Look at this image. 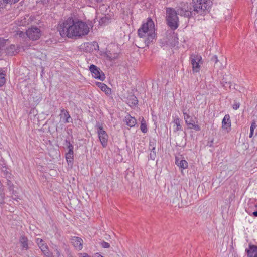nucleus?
I'll list each match as a JSON object with an SVG mask.
<instances>
[{
  "label": "nucleus",
  "instance_id": "obj_1",
  "mask_svg": "<svg viewBox=\"0 0 257 257\" xmlns=\"http://www.w3.org/2000/svg\"><path fill=\"white\" fill-rule=\"evenodd\" d=\"M59 31L63 37H81L89 33L90 28L85 22L69 18L60 25Z\"/></svg>",
  "mask_w": 257,
  "mask_h": 257
},
{
  "label": "nucleus",
  "instance_id": "obj_2",
  "mask_svg": "<svg viewBox=\"0 0 257 257\" xmlns=\"http://www.w3.org/2000/svg\"><path fill=\"white\" fill-rule=\"evenodd\" d=\"M210 3V0H192V9L188 7V3H182L181 7L178 9V12L180 16L187 18L196 14L204 15L209 8Z\"/></svg>",
  "mask_w": 257,
  "mask_h": 257
},
{
  "label": "nucleus",
  "instance_id": "obj_3",
  "mask_svg": "<svg viewBox=\"0 0 257 257\" xmlns=\"http://www.w3.org/2000/svg\"><path fill=\"white\" fill-rule=\"evenodd\" d=\"M155 29L154 22L148 18L146 23H143L138 30V35L143 38L146 46H149L155 37Z\"/></svg>",
  "mask_w": 257,
  "mask_h": 257
},
{
  "label": "nucleus",
  "instance_id": "obj_4",
  "mask_svg": "<svg viewBox=\"0 0 257 257\" xmlns=\"http://www.w3.org/2000/svg\"><path fill=\"white\" fill-rule=\"evenodd\" d=\"M181 7V4L177 9ZM166 21L168 26L173 30L176 29L179 26V18L177 15H179L178 10L176 11L172 8H166Z\"/></svg>",
  "mask_w": 257,
  "mask_h": 257
},
{
  "label": "nucleus",
  "instance_id": "obj_5",
  "mask_svg": "<svg viewBox=\"0 0 257 257\" xmlns=\"http://www.w3.org/2000/svg\"><path fill=\"white\" fill-rule=\"evenodd\" d=\"M190 60L192 66L193 72H198L200 69V63H202V57L199 54H191L190 56Z\"/></svg>",
  "mask_w": 257,
  "mask_h": 257
},
{
  "label": "nucleus",
  "instance_id": "obj_6",
  "mask_svg": "<svg viewBox=\"0 0 257 257\" xmlns=\"http://www.w3.org/2000/svg\"><path fill=\"white\" fill-rule=\"evenodd\" d=\"M96 127H97V133L100 141L103 147H105L107 145L108 136L106 132L104 130L102 125L98 123Z\"/></svg>",
  "mask_w": 257,
  "mask_h": 257
},
{
  "label": "nucleus",
  "instance_id": "obj_7",
  "mask_svg": "<svg viewBox=\"0 0 257 257\" xmlns=\"http://www.w3.org/2000/svg\"><path fill=\"white\" fill-rule=\"evenodd\" d=\"M40 30L38 28L31 27L26 31V34L29 39L32 40H36L40 37Z\"/></svg>",
  "mask_w": 257,
  "mask_h": 257
},
{
  "label": "nucleus",
  "instance_id": "obj_8",
  "mask_svg": "<svg viewBox=\"0 0 257 257\" xmlns=\"http://www.w3.org/2000/svg\"><path fill=\"white\" fill-rule=\"evenodd\" d=\"M89 70L95 78L99 79L101 81H103L105 79V74L96 66L93 64L91 65Z\"/></svg>",
  "mask_w": 257,
  "mask_h": 257
},
{
  "label": "nucleus",
  "instance_id": "obj_9",
  "mask_svg": "<svg viewBox=\"0 0 257 257\" xmlns=\"http://www.w3.org/2000/svg\"><path fill=\"white\" fill-rule=\"evenodd\" d=\"M60 111L61 113L60 114V116L64 123H67L72 122L73 119L70 115L68 110H66L64 108H62Z\"/></svg>",
  "mask_w": 257,
  "mask_h": 257
},
{
  "label": "nucleus",
  "instance_id": "obj_10",
  "mask_svg": "<svg viewBox=\"0 0 257 257\" xmlns=\"http://www.w3.org/2000/svg\"><path fill=\"white\" fill-rule=\"evenodd\" d=\"M71 240V243L77 250H81L82 249L83 241L82 238L74 236L72 237Z\"/></svg>",
  "mask_w": 257,
  "mask_h": 257
},
{
  "label": "nucleus",
  "instance_id": "obj_11",
  "mask_svg": "<svg viewBox=\"0 0 257 257\" xmlns=\"http://www.w3.org/2000/svg\"><path fill=\"white\" fill-rule=\"evenodd\" d=\"M197 120L196 117L193 118L191 117L189 119V120L187 122H186V124L187 125L188 127L190 129H194L195 131H200L201 128L200 126H199L197 124Z\"/></svg>",
  "mask_w": 257,
  "mask_h": 257
},
{
  "label": "nucleus",
  "instance_id": "obj_12",
  "mask_svg": "<svg viewBox=\"0 0 257 257\" xmlns=\"http://www.w3.org/2000/svg\"><path fill=\"white\" fill-rule=\"evenodd\" d=\"M222 127L225 129L227 132H229L231 130V121L229 114L224 116L222 121Z\"/></svg>",
  "mask_w": 257,
  "mask_h": 257
},
{
  "label": "nucleus",
  "instance_id": "obj_13",
  "mask_svg": "<svg viewBox=\"0 0 257 257\" xmlns=\"http://www.w3.org/2000/svg\"><path fill=\"white\" fill-rule=\"evenodd\" d=\"M37 243L43 253H45V252L48 253V247L42 239L38 238L37 239Z\"/></svg>",
  "mask_w": 257,
  "mask_h": 257
},
{
  "label": "nucleus",
  "instance_id": "obj_14",
  "mask_svg": "<svg viewBox=\"0 0 257 257\" xmlns=\"http://www.w3.org/2000/svg\"><path fill=\"white\" fill-rule=\"evenodd\" d=\"M247 255L249 257H257V246H249L248 249H246Z\"/></svg>",
  "mask_w": 257,
  "mask_h": 257
},
{
  "label": "nucleus",
  "instance_id": "obj_15",
  "mask_svg": "<svg viewBox=\"0 0 257 257\" xmlns=\"http://www.w3.org/2000/svg\"><path fill=\"white\" fill-rule=\"evenodd\" d=\"M1 171L3 175L6 178V179H11L12 175L10 173V170L7 168L5 166H2L1 167Z\"/></svg>",
  "mask_w": 257,
  "mask_h": 257
},
{
  "label": "nucleus",
  "instance_id": "obj_16",
  "mask_svg": "<svg viewBox=\"0 0 257 257\" xmlns=\"http://www.w3.org/2000/svg\"><path fill=\"white\" fill-rule=\"evenodd\" d=\"M125 120L126 125L131 127L134 126L136 124V119L134 117L131 116L130 115H127L126 116Z\"/></svg>",
  "mask_w": 257,
  "mask_h": 257
},
{
  "label": "nucleus",
  "instance_id": "obj_17",
  "mask_svg": "<svg viewBox=\"0 0 257 257\" xmlns=\"http://www.w3.org/2000/svg\"><path fill=\"white\" fill-rule=\"evenodd\" d=\"M19 52L18 48L15 45H11L7 48V53L10 55H14Z\"/></svg>",
  "mask_w": 257,
  "mask_h": 257
},
{
  "label": "nucleus",
  "instance_id": "obj_18",
  "mask_svg": "<svg viewBox=\"0 0 257 257\" xmlns=\"http://www.w3.org/2000/svg\"><path fill=\"white\" fill-rule=\"evenodd\" d=\"M106 56L108 60H113L118 57L119 53L108 51L106 52Z\"/></svg>",
  "mask_w": 257,
  "mask_h": 257
},
{
  "label": "nucleus",
  "instance_id": "obj_19",
  "mask_svg": "<svg viewBox=\"0 0 257 257\" xmlns=\"http://www.w3.org/2000/svg\"><path fill=\"white\" fill-rule=\"evenodd\" d=\"M98 86L101 89V90L104 92L106 94H110L111 93V90L110 88L107 87V86L103 83L98 82L97 83Z\"/></svg>",
  "mask_w": 257,
  "mask_h": 257
},
{
  "label": "nucleus",
  "instance_id": "obj_20",
  "mask_svg": "<svg viewBox=\"0 0 257 257\" xmlns=\"http://www.w3.org/2000/svg\"><path fill=\"white\" fill-rule=\"evenodd\" d=\"M111 19V18L109 16L105 15L100 19L99 21V25L101 26L108 25L110 22Z\"/></svg>",
  "mask_w": 257,
  "mask_h": 257
},
{
  "label": "nucleus",
  "instance_id": "obj_21",
  "mask_svg": "<svg viewBox=\"0 0 257 257\" xmlns=\"http://www.w3.org/2000/svg\"><path fill=\"white\" fill-rule=\"evenodd\" d=\"M175 163L180 168L183 169L187 168L188 167V163L185 160H181L180 161L179 159L176 158Z\"/></svg>",
  "mask_w": 257,
  "mask_h": 257
},
{
  "label": "nucleus",
  "instance_id": "obj_22",
  "mask_svg": "<svg viewBox=\"0 0 257 257\" xmlns=\"http://www.w3.org/2000/svg\"><path fill=\"white\" fill-rule=\"evenodd\" d=\"M138 101L137 98L134 95H131L127 99V103L131 106H136L138 104Z\"/></svg>",
  "mask_w": 257,
  "mask_h": 257
},
{
  "label": "nucleus",
  "instance_id": "obj_23",
  "mask_svg": "<svg viewBox=\"0 0 257 257\" xmlns=\"http://www.w3.org/2000/svg\"><path fill=\"white\" fill-rule=\"evenodd\" d=\"M20 242L23 249L27 250L28 248V239L25 236H22L20 237Z\"/></svg>",
  "mask_w": 257,
  "mask_h": 257
},
{
  "label": "nucleus",
  "instance_id": "obj_24",
  "mask_svg": "<svg viewBox=\"0 0 257 257\" xmlns=\"http://www.w3.org/2000/svg\"><path fill=\"white\" fill-rule=\"evenodd\" d=\"M74 152H68L65 154V158L68 162L69 164H72L73 161Z\"/></svg>",
  "mask_w": 257,
  "mask_h": 257
},
{
  "label": "nucleus",
  "instance_id": "obj_25",
  "mask_svg": "<svg viewBox=\"0 0 257 257\" xmlns=\"http://www.w3.org/2000/svg\"><path fill=\"white\" fill-rule=\"evenodd\" d=\"M173 123L176 125V127L174 128V132H176L178 131L182 130V126L180 125V119L178 117H177L174 119V120L173 121Z\"/></svg>",
  "mask_w": 257,
  "mask_h": 257
},
{
  "label": "nucleus",
  "instance_id": "obj_26",
  "mask_svg": "<svg viewBox=\"0 0 257 257\" xmlns=\"http://www.w3.org/2000/svg\"><path fill=\"white\" fill-rule=\"evenodd\" d=\"M5 193L3 192V185L0 181V204L4 203Z\"/></svg>",
  "mask_w": 257,
  "mask_h": 257
},
{
  "label": "nucleus",
  "instance_id": "obj_27",
  "mask_svg": "<svg viewBox=\"0 0 257 257\" xmlns=\"http://www.w3.org/2000/svg\"><path fill=\"white\" fill-rule=\"evenodd\" d=\"M65 142L66 143V145H67V148L68 149V152H73V146L72 144L70 142V141L67 139L65 140Z\"/></svg>",
  "mask_w": 257,
  "mask_h": 257
},
{
  "label": "nucleus",
  "instance_id": "obj_28",
  "mask_svg": "<svg viewBox=\"0 0 257 257\" xmlns=\"http://www.w3.org/2000/svg\"><path fill=\"white\" fill-rule=\"evenodd\" d=\"M183 114L185 123L187 122L189 120V119L191 117V116L189 115V113H188L187 111L185 109L183 110Z\"/></svg>",
  "mask_w": 257,
  "mask_h": 257
},
{
  "label": "nucleus",
  "instance_id": "obj_29",
  "mask_svg": "<svg viewBox=\"0 0 257 257\" xmlns=\"http://www.w3.org/2000/svg\"><path fill=\"white\" fill-rule=\"evenodd\" d=\"M5 76V74H4L3 72H0V87L4 85L6 82Z\"/></svg>",
  "mask_w": 257,
  "mask_h": 257
},
{
  "label": "nucleus",
  "instance_id": "obj_30",
  "mask_svg": "<svg viewBox=\"0 0 257 257\" xmlns=\"http://www.w3.org/2000/svg\"><path fill=\"white\" fill-rule=\"evenodd\" d=\"M156 149V141L154 140H150L149 142V150H155Z\"/></svg>",
  "mask_w": 257,
  "mask_h": 257
},
{
  "label": "nucleus",
  "instance_id": "obj_31",
  "mask_svg": "<svg viewBox=\"0 0 257 257\" xmlns=\"http://www.w3.org/2000/svg\"><path fill=\"white\" fill-rule=\"evenodd\" d=\"M151 152L149 154V159L154 160L156 157V153L155 150H150Z\"/></svg>",
  "mask_w": 257,
  "mask_h": 257
},
{
  "label": "nucleus",
  "instance_id": "obj_32",
  "mask_svg": "<svg viewBox=\"0 0 257 257\" xmlns=\"http://www.w3.org/2000/svg\"><path fill=\"white\" fill-rule=\"evenodd\" d=\"M10 179H7V184L8 186L9 190L10 191H13L14 185H13V183L11 181V180Z\"/></svg>",
  "mask_w": 257,
  "mask_h": 257
},
{
  "label": "nucleus",
  "instance_id": "obj_33",
  "mask_svg": "<svg viewBox=\"0 0 257 257\" xmlns=\"http://www.w3.org/2000/svg\"><path fill=\"white\" fill-rule=\"evenodd\" d=\"M100 244L101 246L104 248H108L110 247V244L104 241H101Z\"/></svg>",
  "mask_w": 257,
  "mask_h": 257
},
{
  "label": "nucleus",
  "instance_id": "obj_34",
  "mask_svg": "<svg viewBox=\"0 0 257 257\" xmlns=\"http://www.w3.org/2000/svg\"><path fill=\"white\" fill-rule=\"evenodd\" d=\"M140 129L143 133H146L147 131V128L146 124L144 123H141Z\"/></svg>",
  "mask_w": 257,
  "mask_h": 257
},
{
  "label": "nucleus",
  "instance_id": "obj_35",
  "mask_svg": "<svg viewBox=\"0 0 257 257\" xmlns=\"http://www.w3.org/2000/svg\"><path fill=\"white\" fill-rule=\"evenodd\" d=\"M211 61L212 62H214L215 64H217V63L218 61V58L216 55H214L212 56V57L211 59Z\"/></svg>",
  "mask_w": 257,
  "mask_h": 257
},
{
  "label": "nucleus",
  "instance_id": "obj_36",
  "mask_svg": "<svg viewBox=\"0 0 257 257\" xmlns=\"http://www.w3.org/2000/svg\"><path fill=\"white\" fill-rule=\"evenodd\" d=\"M17 35H19L20 37H23L25 35V33L22 31L18 30L16 33Z\"/></svg>",
  "mask_w": 257,
  "mask_h": 257
},
{
  "label": "nucleus",
  "instance_id": "obj_37",
  "mask_svg": "<svg viewBox=\"0 0 257 257\" xmlns=\"http://www.w3.org/2000/svg\"><path fill=\"white\" fill-rule=\"evenodd\" d=\"M257 126V125L256 124V123L255 122L254 120H253L251 122V126H250V130H254V129L256 128V127Z\"/></svg>",
  "mask_w": 257,
  "mask_h": 257
},
{
  "label": "nucleus",
  "instance_id": "obj_38",
  "mask_svg": "<svg viewBox=\"0 0 257 257\" xmlns=\"http://www.w3.org/2000/svg\"><path fill=\"white\" fill-rule=\"evenodd\" d=\"M239 106H240V104L239 103L235 102L233 105V108L234 110H237V109L239 108Z\"/></svg>",
  "mask_w": 257,
  "mask_h": 257
},
{
  "label": "nucleus",
  "instance_id": "obj_39",
  "mask_svg": "<svg viewBox=\"0 0 257 257\" xmlns=\"http://www.w3.org/2000/svg\"><path fill=\"white\" fill-rule=\"evenodd\" d=\"M6 3H16L18 2L19 0H5Z\"/></svg>",
  "mask_w": 257,
  "mask_h": 257
},
{
  "label": "nucleus",
  "instance_id": "obj_40",
  "mask_svg": "<svg viewBox=\"0 0 257 257\" xmlns=\"http://www.w3.org/2000/svg\"><path fill=\"white\" fill-rule=\"evenodd\" d=\"M44 254H45L46 257H53L52 254L50 253H49L48 251V253L45 252V253H44Z\"/></svg>",
  "mask_w": 257,
  "mask_h": 257
},
{
  "label": "nucleus",
  "instance_id": "obj_41",
  "mask_svg": "<svg viewBox=\"0 0 257 257\" xmlns=\"http://www.w3.org/2000/svg\"><path fill=\"white\" fill-rule=\"evenodd\" d=\"M254 130H251L250 129V134H249V138H251L253 135Z\"/></svg>",
  "mask_w": 257,
  "mask_h": 257
},
{
  "label": "nucleus",
  "instance_id": "obj_42",
  "mask_svg": "<svg viewBox=\"0 0 257 257\" xmlns=\"http://www.w3.org/2000/svg\"><path fill=\"white\" fill-rule=\"evenodd\" d=\"M81 255L82 256V257H90V256H89L86 253H81Z\"/></svg>",
  "mask_w": 257,
  "mask_h": 257
},
{
  "label": "nucleus",
  "instance_id": "obj_43",
  "mask_svg": "<svg viewBox=\"0 0 257 257\" xmlns=\"http://www.w3.org/2000/svg\"><path fill=\"white\" fill-rule=\"evenodd\" d=\"M252 215L254 217H257V210L252 212Z\"/></svg>",
  "mask_w": 257,
  "mask_h": 257
},
{
  "label": "nucleus",
  "instance_id": "obj_44",
  "mask_svg": "<svg viewBox=\"0 0 257 257\" xmlns=\"http://www.w3.org/2000/svg\"><path fill=\"white\" fill-rule=\"evenodd\" d=\"M5 2H6L5 0H0V8L2 7L3 3H4Z\"/></svg>",
  "mask_w": 257,
  "mask_h": 257
},
{
  "label": "nucleus",
  "instance_id": "obj_45",
  "mask_svg": "<svg viewBox=\"0 0 257 257\" xmlns=\"http://www.w3.org/2000/svg\"><path fill=\"white\" fill-rule=\"evenodd\" d=\"M94 1L98 3H101L103 0H94Z\"/></svg>",
  "mask_w": 257,
  "mask_h": 257
},
{
  "label": "nucleus",
  "instance_id": "obj_46",
  "mask_svg": "<svg viewBox=\"0 0 257 257\" xmlns=\"http://www.w3.org/2000/svg\"><path fill=\"white\" fill-rule=\"evenodd\" d=\"M95 257H104L100 254H97L95 255Z\"/></svg>",
  "mask_w": 257,
  "mask_h": 257
},
{
  "label": "nucleus",
  "instance_id": "obj_47",
  "mask_svg": "<svg viewBox=\"0 0 257 257\" xmlns=\"http://www.w3.org/2000/svg\"><path fill=\"white\" fill-rule=\"evenodd\" d=\"M58 254H59L58 257H60V253H59V252H58Z\"/></svg>",
  "mask_w": 257,
  "mask_h": 257
}]
</instances>
